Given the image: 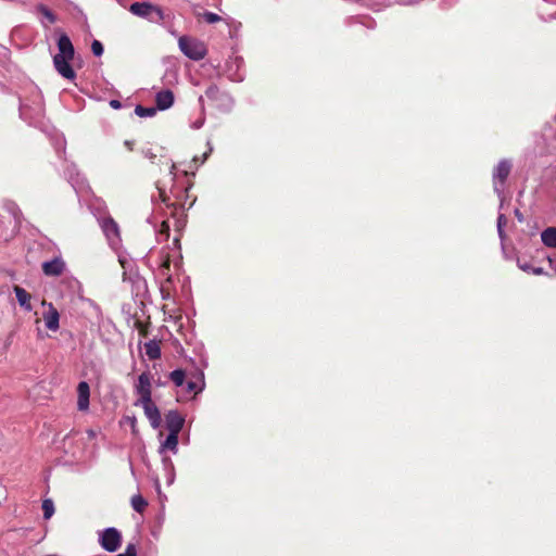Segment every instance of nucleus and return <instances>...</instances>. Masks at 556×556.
<instances>
[{
    "mask_svg": "<svg viewBox=\"0 0 556 556\" xmlns=\"http://www.w3.org/2000/svg\"><path fill=\"white\" fill-rule=\"evenodd\" d=\"M58 49L59 52L53 56L54 68L63 78L73 80L76 73L71 66V61L74 59L75 49L67 35L62 34L59 37Z\"/></svg>",
    "mask_w": 556,
    "mask_h": 556,
    "instance_id": "f257e3e1",
    "label": "nucleus"
},
{
    "mask_svg": "<svg viewBox=\"0 0 556 556\" xmlns=\"http://www.w3.org/2000/svg\"><path fill=\"white\" fill-rule=\"evenodd\" d=\"M178 46L186 56L194 61L204 59L207 53L205 45L195 38L181 36Z\"/></svg>",
    "mask_w": 556,
    "mask_h": 556,
    "instance_id": "f03ea898",
    "label": "nucleus"
},
{
    "mask_svg": "<svg viewBox=\"0 0 556 556\" xmlns=\"http://www.w3.org/2000/svg\"><path fill=\"white\" fill-rule=\"evenodd\" d=\"M129 11L134 15L144 17L152 23H161L164 20L163 10L149 2H135L130 5Z\"/></svg>",
    "mask_w": 556,
    "mask_h": 556,
    "instance_id": "7ed1b4c3",
    "label": "nucleus"
},
{
    "mask_svg": "<svg viewBox=\"0 0 556 556\" xmlns=\"http://www.w3.org/2000/svg\"><path fill=\"white\" fill-rule=\"evenodd\" d=\"M513 164L509 160H502L493 169V187L494 191L501 194L506 179L511 172Z\"/></svg>",
    "mask_w": 556,
    "mask_h": 556,
    "instance_id": "20e7f679",
    "label": "nucleus"
},
{
    "mask_svg": "<svg viewBox=\"0 0 556 556\" xmlns=\"http://www.w3.org/2000/svg\"><path fill=\"white\" fill-rule=\"evenodd\" d=\"M136 406H141L144 410V415L150 421V425L153 429H157L161 426L162 417L159 408L153 403L152 399L135 402Z\"/></svg>",
    "mask_w": 556,
    "mask_h": 556,
    "instance_id": "39448f33",
    "label": "nucleus"
},
{
    "mask_svg": "<svg viewBox=\"0 0 556 556\" xmlns=\"http://www.w3.org/2000/svg\"><path fill=\"white\" fill-rule=\"evenodd\" d=\"M41 305L47 308L42 314L46 327L51 331H58L60 328V314L52 303L42 301Z\"/></svg>",
    "mask_w": 556,
    "mask_h": 556,
    "instance_id": "423d86ee",
    "label": "nucleus"
},
{
    "mask_svg": "<svg viewBox=\"0 0 556 556\" xmlns=\"http://www.w3.org/2000/svg\"><path fill=\"white\" fill-rule=\"evenodd\" d=\"M121 533L115 528H109L103 531L100 543L108 552H115L121 545Z\"/></svg>",
    "mask_w": 556,
    "mask_h": 556,
    "instance_id": "0eeeda50",
    "label": "nucleus"
},
{
    "mask_svg": "<svg viewBox=\"0 0 556 556\" xmlns=\"http://www.w3.org/2000/svg\"><path fill=\"white\" fill-rule=\"evenodd\" d=\"M136 392L139 395L136 402L146 401L152 399V390H151V378L147 372H142L138 377V382L136 383Z\"/></svg>",
    "mask_w": 556,
    "mask_h": 556,
    "instance_id": "6e6552de",
    "label": "nucleus"
},
{
    "mask_svg": "<svg viewBox=\"0 0 556 556\" xmlns=\"http://www.w3.org/2000/svg\"><path fill=\"white\" fill-rule=\"evenodd\" d=\"M90 388L85 381L78 383L77 387V407L79 410H87L89 407Z\"/></svg>",
    "mask_w": 556,
    "mask_h": 556,
    "instance_id": "1a4fd4ad",
    "label": "nucleus"
},
{
    "mask_svg": "<svg viewBox=\"0 0 556 556\" xmlns=\"http://www.w3.org/2000/svg\"><path fill=\"white\" fill-rule=\"evenodd\" d=\"M165 420L169 432L178 433L181 431L185 422L184 417L177 410H169L165 416Z\"/></svg>",
    "mask_w": 556,
    "mask_h": 556,
    "instance_id": "9d476101",
    "label": "nucleus"
},
{
    "mask_svg": "<svg viewBox=\"0 0 556 556\" xmlns=\"http://www.w3.org/2000/svg\"><path fill=\"white\" fill-rule=\"evenodd\" d=\"M64 269H65V263L59 257H56L50 262H45L42 264V271L47 276L58 277V276L62 275Z\"/></svg>",
    "mask_w": 556,
    "mask_h": 556,
    "instance_id": "9b49d317",
    "label": "nucleus"
},
{
    "mask_svg": "<svg viewBox=\"0 0 556 556\" xmlns=\"http://www.w3.org/2000/svg\"><path fill=\"white\" fill-rule=\"evenodd\" d=\"M174 103V94L170 90H163L156 94V105L160 110L169 109Z\"/></svg>",
    "mask_w": 556,
    "mask_h": 556,
    "instance_id": "f8f14e48",
    "label": "nucleus"
},
{
    "mask_svg": "<svg viewBox=\"0 0 556 556\" xmlns=\"http://www.w3.org/2000/svg\"><path fill=\"white\" fill-rule=\"evenodd\" d=\"M14 293L16 295L18 304L24 307L26 311H31L33 307L30 305L31 295L22 287L15 286Z\"/></svg>",
    "mask_w": 556,
    "mask_h": 556,
    "instance_id": "ddd939ff",
    "label": "nucleus"
},
{
    "mask_svg": "<svg viewBox=\"0 0 556 556\" xmlns=\"http://www.w3.org/2000/svg\"><path fill=\"white\" fill-rule=\"evenodd\" d=\"M542 242L548 247L556 249V227H547L541 232Z\"/></svg>",
    "mask_w": 556,
    "mask_h": 556,
    "instance_id": "4468645a",
    "label": "nucleus"
},
{
    "mask_svg": "<svg viewBox=\"0 0 556 556\" xmlns=\"http://www.w3.org/2000/svg\"><path fill=\"white\" fill-rule=\"evenodd\" d=\"M178 434V432H169L168 437L160 446V453H163L165 450L177 452Z\"/></svg>",
    "mask_w": 556,
    "mask_h": 556,
    "instance_id": "2eb2a0df",
    "label": "nucleus"
},
{
    "mask_svg": "<svg viewBox=\"0 0 556 556\" xmlns=\"http://www.w3.org/2000/svg\"><path fill=\"white\" fill-rule=\"evenodd\" d=\"M102 228L109 239L118 237V226L112 218L104 219Z\"/></svg>",
    "mask_w": 556,
    "mask_h": 556,
    "instance_id": "dca6fc26",
    "label": "nucleus"
},
{
    "mask_svg": "<svg viewBox=\"0 0 556 556\" xmlns=\"http://www.w3.org/2000/svg\"><path fill=\"white\" fill-rule=\"evenodd\" d=\"M146 353L150 359H156L161 356V349L157 342L149 341L144 344Z\"/></svg>",
    "mask_w": 556,
    "mask_h": 556,
    "instance_id": "f3484780",
    "label": "nucleus"
},
{
    "mask_svg": "<svg viewBox=\"0 0 556 556\" xmlns=\"http://www.w3.org/2000/svg\"><path fill=\"white\" fill-rule=\"evenodd\" d=\"M131 506L136 511L142 513L148 506V502L140 494H137L131 497Z\"/></svg>",
    "mask_w": 556,
    "mask_h": 556,
    "instance_id": "a211bd4d",
    "label": "nucleus"
},
{
    "mask_svg": "<svg viewBox=\"0 0 556 556\" xmlns=\"http://www.w3.org/2000/svg\"><path fill=\"white\" fill-rule=\"evenodd\" d=\"M42 510H43V517L45 519H49L52 517L54 513V504L53 501L50 498H47L42 502Z\"/></svg>",
    "mask_w": 556,
    "mask_h": 556,
    "instance_id": "6ab92c4d",
    "label": "nucleus"
},
{
    "mask_svg": "<svg viewBox=\"0 0 556 556\" xmlns=\"http://www.w3.org/2000/svg\"><path fill=\"white\" fill-rule=\"evenodd\" d=\"M155 112L154 108H143L141 105H137L135 109V113L140 117L153 116Z\"/></svg>",
    "mask_w": 556,
    "mask_h": 556,
    "instance_id": "aec40b11",
    "label": "nucleus"
},
{
    "mask_svg": "<svg viewBox=\"0 0 556 556\" xmlns=\"http://www.w3.org/2000/svg\"><path fill=\"white\" fill-rule=\"evenodd\" d=\"M170 379L176 386H182L185 381V371L181 369L174 370L170 372Z\"/></svg>",
    "mask_w": 556,
    "mask_h": 556,
    "instance_id": "412c9836",
    "label": "nucleus"
},
{
    "mask_svg": "<svg viewBox=\"0 0 556 556\" xmlns=\"http://www.w3.org/2000/svg\"><path fill=\"white\" fill-rule=\"evenodd\" d=\"M203 17L208 24H214L220 21V16L213 12H205Z\"/></svg>",
    "mask_w": 556,
    "mask_h": 556,
    "instance_id": "4be33fe9",
    "label": "nucleus"
},
{
    "mask_svg": "<svg viewBox=\"0 0 556 556\" xmlns=\"http://www.w3.org/2000/svg\"><path fill=\"white\" fill-rule=\"evenodd\" d=\"M91 50L96 56H100L103 53V46L100 41L93 40V42L91 43Z\"/></svg>",
    "mask_w": 556,
    "mask_h": 556,
    "instance_id": "5701e85b",
    "label": "nucleus"
},
{
    "mask_svg": "<svg viewBox=\"0 0 556 556\" xmlns=\"http://www.w3.org/2000/svg\"><path fill=\"white\" fill-rule=\"evenodd\" d=\"M39 11L41 12V14L47 17L49 20L50 23H54L55 22V16L53 15V13L46 7L43 5H40L39 7Z\"/></svg>",
    "mask_w": 556,
    "mask_h": 556,
    "instance_id": "b1692460",
    "label": "nucleus"
},
{
    "mask_svg": "<svg viewBox=\"0 0 556 556\" xmlns=\"http://www.w3.org/2000/svg\"><path fill=\"white\" fill-rule=\"evenodd\" d=\"M520 267L528 273H532L533 275H542L544 273L543 268L541 267H531L528 265H521Z\"/></svg>",
    "mask_w": 556,
    "mask_h": 556,
    "instance_id": "393cba45",
    "label": "nucleus"
},
{
    "mask_svg": "<svg viewBox=\"0 0 556 556\" xmlns=\"http://www.w3.org/2000/svg\"><path fill=\"white\" fill-rule=\"evenodd\" d=\"M506 224H507V218L504 215H500L497 218V229H498V232L501 236L503 233V228L506 226Z\"/></svg>",
    "mask_w": 556,
    "mask_h": 556,
    "instance_id": "a878e982",
    "label": "nucleus"
},
{
    "mask_svg": "<svg viewBox=\"0 0 556 556\" xmlns=\"http://www.w3.org/2000/svg\"><path fill=\"white\" fill-rule=\"evenodd\" d=\"M187 390H188V392L198 393V392H200L202 390V388L199 387L197 382L188 381L187 382Z\"/></svg>",
    "mask_w": 556,
    "mask_h": 556,
    "instance_id": "bb28decb",
    "label": "nucleus"
},
{
    "mask_svg": "<svg viewBox=\"0 0 556 556\" xmlns=\"http://www.w3.org/2000/svg\"><path fill=\"white\" fill-rule=\"evenodd\" d=\"M118 556H137L135 545H134V544H129V545L126 547L125 553H122V554H119Z\"/></svg>",
    "mask_w": 556,
    "mask_h": 556,
    "instance_id": "cd10ccee",
    "label": "nucleus"
},
{
    "mask_svg": "<svg viewBox=\"0 0 556 556\" xmlns=\"http://www.w3.org/2000/svg\"><path fill=\"white\" fill-rule=\"evenodd\" d=\"M160 232L168 236V233H169V226H168L167 222H163L161 224Z\"/></svg>",
    "mask_w": 556,
    "mask_h": 556,
    "instance_id": "c85d7f7f",
    "label": "nucleus"
},
{
    "mask_svg": "<svg viewBox=\"0 0 556 556\" xmlns=\"http://www.w3.org/2000/svg\"><path fill=\"white\" fill-rule=\"evenodd\" d=\"M127 421L129 422L131 429H132V432H136V425H137V419L135 416L132 417H127Z\"/></svg>",
    "mask_w": 556,
    "mask_h": 556,
    "instance_id": "c756f323",
    "label": "nucleus"
},
{
    "mask_svg": "<svg viewBox=\"0 0 556 556\" xmlns=\"http://www.w3.org/2000/svg\"><path fill=\"white\" fill-rule=\"evenodd\" d=\"M12 211H13V214H14V217L16 219V223H20V215H21V212L18 211L17 207H15L14 204H12Z\"/></svg>",
    "mask_w": 556,
    "mask_h": 556,
    "instance_id": "7c9ffc66",
    "label": "nucleus"
},
{
    "mask_svg": "<svg viewBox=\"0 0 556 556\" xmlns=\"http://www.w3.org/2000/svg\"><path fill=\"white\" fill-rule=\"evenodd\" d=\"M110 105L113 108V109H119L121 108V102L118 100H111L110 101Z\"/></svg>",
    "mask_w": 556,
    "mask_h": 556,
    "instance_id": "2f4dec72",
    "label": "nucleus"
},
{
    "mask_svg": "<svg viewBox=\"0 0 556 556\" xmlns=\"http://www.w3.org/2000/svg\"><path fill=\"white\" fill-rule=\"evenodd\" d=\"M124 144L126 146V148H127L129 151H131V150H132V148H134V142H132V141H130V140H126V141L124 142Z\"/></svg>",
    "mask_w": 556,
    "mask_h": 556,
    "instance_id": "473e14b6",
    "label": "nucleus"
},
{
    "mask_svg": "<svg viewBox=\"0 0 556 556\" xmlns=\"http://www.w3.org/2000/svg\"><path fill=\"white\" fill-rule=\"evenodd\" d=\"M146 155H147L148 157H150V159H153V157H154V155H153L152 153H150V152H147V153H146Z\"/></svg>",
    "mask_w": 556,
    "mask_h": 556,
    "instance_id": "72a5a7b5",
    "label": "nucleus"
},
{
    "mask_svg": "<svg viewBox=\"0 0 556 556\" xmlns=\"http://www.w3.org/2000/svg\"><path fill=\"white\" fill-rule=\"evenodd\" d=\"M175 167H176V166H175V164H173V165H172V167H170V173H172V174H173V172H174Z\"/></svg>",
    "mask_w": 556,
    "mask_h": 556,
    "instance_id": "f704fd0d",
    "label": "nucleus"
},
{
    "mask_svg": "<svg viewBox=\"0 0 556 556\" xmlns=\"http://www.w3.org/2000/svg\"><path fill=\"white\" fill-rule=\"evenodd\" d=\"M161 197L163 198V202H166V199L163 197V191H161Z\"/></svg>",
    "mask_w": 556,
    "mask_h": 556,
    "instance_id": "c9c22d12",
    "label": "nucleus"
}]
</instances>
